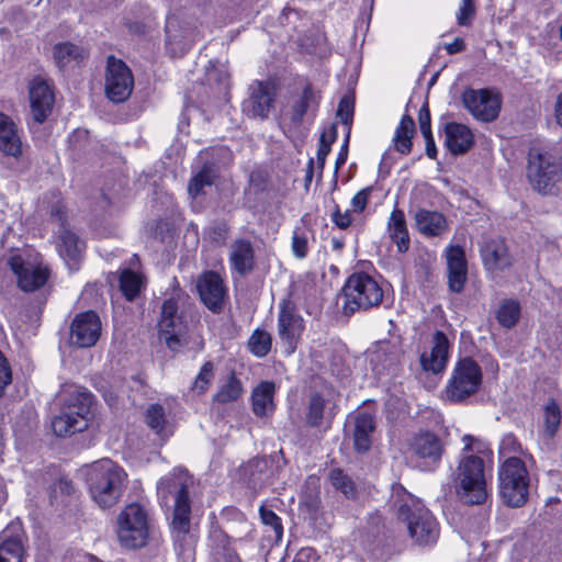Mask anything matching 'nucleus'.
I'll return each instance as SVG.
<instances>
[{"label": "nucleus", "mask_w": 562, "mask_h": 562, "mask_svg": "<svg viewBox=\"0 0 562 562\" xmlns=\"http://www.w3.org/2000/svg\"><path fill=\"white\" fill-rule=\"evenodd\" d=\"M57 398L60 413L52 420L55 435L67 437L86 430L93 417V395L82 386L66 383Z\"/></svg>", "instance_id": "f257e3e1"}, {"label": "nucleus", "mask_w": 562, "mask_h": 562, "mask_svg": "<svg viewBox=\"0 0 562 562\" xmlns=\"http://www.w3.org/2000/svg\"><path fill=\"white\" fill-rule=\"evenodd\" d=\"M393 491L402 493L401 499L396 501L394 506L397 519L406 522L414 543L420 547L436 543L439 538V525L432 514L401 485H394Z\"/></svg>", "instance_id": "f03ea898"}, {"label": "nucleus", "mask_w": 562, "mask_h": 562, "mask_svg": "<svg viewBox=\"0 0 562 562\" xmlns=\"http://www.w3.org/2000/svg\"><path fill=\"white\" fill-rule=\"evenodd\" d=\"M126 477L125 471L110 459L97 461L86 470L90 495L101 508H110L121 499Z\"/></svg>", "instance_id": "7ed1b4c3"}, {"label": "nucleus", "mask_w": 562, "mask_h": 562, "mask_svg": "<svg viewBox=\"0 0 562 562\" xmlns=\"http://www.w3.org/2000/svg\"><path fill=\"white\" fill-rule=\"evenodd\" d=\"M191 484L192 477L188 471L176 469L169 476L161 479L157 486L158 495L164 501L175 494L171 527L175 532L182 536L189 533L191 527V499L189 496Z\"/></svg>", "instance_id": "20e7f679"}, {"label": "nucleus", "mask_w": 562, "mask_h": 562, "mask_svg": "<svg viewBox=\"0 0 562 562\" xmlns=\"http://www.w3.org/2000/svg\"><path fill=\"white\" fill-rule=\"evenodd\" d=\"M530 475L525 462L507 457L498 468V490L503 503L510 508L522 507L529 498Z\"/></svg>", "instance_id": "39448f33"}, {"label": "nucleus", "mask_w": 562, "mask_h": 562, "mask_svg": "<svg viewBox=\"0 0 562 562\" xmlns=\"http://www.w3.org/2000/svg\"><path fill=\"white\" fill-rule=\"evenodd\" d=\"M456 483L458 495L465 504H483L488 495L483 459L474 454L461 458L456 470Z\"/></svg>", "instance_id": "423d86ee"}, {"label": "nucleus", "mask_w": 562, "mask_h": 562, "mask_svg": "<svg viewBox=\"0 0 562 562\" xmlns=\"http://www.w3.org/2000/svg\"><path fill=\"white\" fill-rule=\"evenodd\" d=\"M345 303L342 313L351 316L357 311H367L379 306L383 300V290L379 283L367 273L351 274L342 288Z\"/></svg>", "instance_id": "0eeeda50"}, {"label": "nucleus", "mask_w": 562, "mask_h": 562, "mask_svg": "<svg viewBox=\"0 0 562 562\" xmlns=\"http://www.w3.org/2000/svg\"><path fill=\"white\" fill-rule=\"evenodd\" d=\"M527 177L538 192L549 194L562 179V165L557 157L547 153L531 150L529 153Z\"/></svg>", "instance_id": "6e6552de"}, {"label": "nucleus", "mask_w": 562, "mask_h": 562, "mask_svg": "<svg viewBox=\"0 0 562 562\" xmlns=\"http://www.w3.org/2000/svg\"><path fill=\"white\" fill-rule=\"evenodd\" d=\"M117 537L121 544L128 549H138L147 543L148 519L143 506L132 503L121 512L117 517Z\"/></svg>", "instance_id": "1a4fd4ad"}, {"label": "nucleus", "mask_w": 562, "mask_h": 562, "mask_svg": "<svg viewBox=\"0 0 562 562\" xmlns=\"http://www.w3.org/2000/svg\"><path fill=\"white\" fill-rule=\"evenodd\" d=\"M482 384L481 367L471 358L460 359L446 387L447 397L451 402H461L475 394Z\"/></svg>", "instance_id": "9d476101"}, {"label": "nucleus", "mask_w": 562, "mask_h": 562, "mask_svg": "<svg viewBox=\"0 0 562 562\" xmlns=\"http://www.w3.org/2000/svg\"><path fill=\"white\" fill-rule=\"evenodd\" d=\"M178 310V301L175 297L164 301L158 323L159 339L172 351H178L188 342L189 326Z\"/></svg>", "instance_id": "9b49d317"}, {"label": "nucleus", "mask_w": 562, "mask_h": 562, "mask_svg": "<svg viewBox=\"0 0 562 562\" xmlns=\"http://www.w3.org/2000/svg\"><path fill=\"white\" fill-rule=\"evenodd\" d=\"M280 83L276 78L255 80L248 88V98L243 103V111L251 116L267 119L274 108Z\"/></svg>", "instance_id": "f8f14e48"}, {"label": "nucleus", "mask_w": 562, "mask_h": 562, "mask_svg": "<svg viewBox=\"0 0 562 562\" xmlns=\"http://www.w3.org/2000/svg\"><path fill=\"white\" fill-rule=\"evenodd\" d=\"M104 91L108 99L114 103L127 100L133 91L134 78L131 69L113 55L106 59Z\"/></svg>", "instance_id": "ddd939ff"}, {"label": "nucleus", "mask_w": 562, "mask_h": 562, "mask_svg": "<svg viewBox=\"0 0 562 562\" xmlns=\"http://www.w3.org/2000/svg\"><path fill=\"white\" fill-rule=\"evenodd\" d=\"M409 447L418 459V467L424 471L435 470L439 465L445 452L441 439L431 431L416 434Z\"/></svg>", "instance_id": "4468645a"}, {"label": "nucleus", "mask_w": 562, "mask_h": 562, "mask_svg": "<svg viewBox=\"0 0 562 562\" xmlns=\"http://www.w3.org/2000/svg\"><path fill=\"white\" fill-rule=\"evenodd\" d=\"M462 102L469 112L483 122L494 121L501 110V98L487 89H468L462 94Z\"/></svg>", "instance_id": "2eb2a0df"}, {"label": "nucleus", "mask_w": 562, "mask_h": 562, "mask_svg": "<svg viewBox=\"0 0 562 562\" xmlns=\"http://www.w3.org/2000/svg\"><path fill=\"white\" fill-rule=\"evenodd\" d=\"M9 266L18 278L19 286L24 292H33L42 288L49 276L47 268L26 261L21 255L10 257Z\"/></svg>", "instance_id": "dca6fc26"}, {"label": "nucleus", "mask_w": 562, "mask_h": 562, "mask_svg": "<svg viewBox=\"0 0 562 562\" xmlns=\"http://www.w3.org/2000/svg\"><path fill=\"white\" fill-rule=\"evenodd\" d=\"M101 334V321L93 311L79 313L70 326V344L79 348H90Z\"/></svg>", "instance_id": "f3484780"}, {"label": "nucleus", "mask_w": 562, "mask_h": 562, "mask_svg": "<svg viewBox=\"0 0 562 562\" xmlns=\"http://www.w3.org/2000/svg\"><path fill=\"white\" fill-rule=\"evenodd\" d=\"M303 330V318L295 312L294 306L289 301H283L278 316V334L281 341L286 346L289 355L295 351Z\"/></svg>", "instance_id": "a211bd4d"}, {"label": "nucleus", "mask_w": 562, "mask_h": 562, "mask_svg": "<svg viewBox=\"0 0 562 562\" xmlns=\"http://www.w3.org/2000/svg\"><path fill=\"white\" fill-rule=\"evenodd\" d=\"M196 290L201 301L210 311L220 313L223 310L226 288L217 272H203L196 280Z\"/></svg>", "instance_id": "6ab92c4d"}, {"label": "nucleus", "mask_w": 562, "mask_h": 562, "mask_svg": "<svg viewBox=\"0 0 562 562\" xmlns=\"http://www.w3.org/2000/svg\"><path fill=\"white\" fill-rule=\"evenodd\" d=\"M29 97L33 120L42 124L52 113L54 92L45 79L35 77L30 82Z\"/></svg>", "instance_id": "aec40b11"}, {"label": "nucleus", "mask_w": 562, "mask_h": 562, "mask_svg": "<svg viewBox=\"0 0 562 562\" xmlns=\"http://www.w3.org/2000/svg\"><path fill=\"white\" fill-rule=\"evenodd\" d=\"M25 533L20 522H11L0 533V562H22Z\"/></svg>", "instance_id": "412c9836"}, {"label": "nucleus", "mask_w": 562, "mask_h": 562, "mask_svg": "<svg viewBox=\"0 0 562 562\" xmlns=\"http://www.w3.org/2000/svg\"><path fill=\"white\" fill-rule=\"evenodd\" d=\"M449 348L450 344L447 335L441 330H436L432 336L430 352L420 355L422 368L435 374L441 373L448 362Z\"/></svg>", "instance_id": "4be33fe9"}, {"label": "nucleus", "mask_w": 562, "mask_h": 562, "mask_svg": "<svg viewBox=\"0 0 562 562\" xmlns=\"http://www.w3.org/2000/svg\"><path fill=\"white\" fill-rule=\"evenodd\" d=\"M448 285L454 293H461L468 279V267L464 250L460 246L447 249Z\"/></svg>", "instance_id": "5701e85b"}, {"label": "nucleus", "mask_w": 562, "mask_h": 562, "mask_svg": "<svg viewBox=\"0 0 562 562\" xmlns=\"http://www.w3.org/2000/svg\"><path fill=\"white\" fill-rule=\"evenodd\" d=\"M375 428V417L372 414L360 412L355 416L352 437L357 452L364 453L370 450Z\"/></svg>", "instance_id": "b1692460"}, {"label": "nucleus", "mask_w": 562, "mask_h": 562, "mask_svg": "<svg viewBox=\"0 0 562 562\" xmlns=\"http://www.w3.org/2000/svg\"><path fill=\"white\" fill-rule=\"evenodd\" d=\"M446 146L453 155L465 154L474 144L470 128L460 123H448L445 127Z\"/></svg>", "instance_id": "393cba45"}, {"label": "nucleus", "mask_w": 562, "mask_h": 562, "mask_svg": "<svg viewBox=\"0 0 562 562\" xmlns=\"http://www.w3.org/2000/svg\"><path fill=\"white\" fill-rule=\"evenodd\" d=\"M229 260L233 268L245 276L255 268V250L252 244L244 238L236 239L231 245Z\"/></svg>", "instance_id": "a878e982"}, {"label": "nucleus", "mask_w": 562, "mask_h": 562, "mask_svg": "<svg viewBox=\"0 0 562 562\" xmlns=\"http://www.w3.org/2000/svg\"><path fill=\"white\" fill-rule=\"evenodd\" d=\"M481 254L488 270H504L512 266V257L502 239L488 240L482 248Z\"/></svg>", "instance_id": "bb28decb"}, {"label": "nucleus", "mask_w": 562, "mask_h": 562, "mask_svg": "<svg viewBox=\"0 0 562 562\" xmlns=\"http://www.w3.org/2000/svg\"><path fill=\"white\" fill-rule=\"evenodd\" d=\"M276 384L271 381L260 382L251 393V407L257 417H265L274 411Z\"/></svg>", "instance_id": "cd10ccee"}, {"label": "nucleus", "mask_w": 562, "mask_h": 562, "mask_svg": "<svg viewBox=\"0 0 562 562\" xmlns=\"http://www.w3.org/2000/svg\"><path fill=\"white\" fill-rule=\"evenodd\" d=\"M414 220L417 229L425 236H439L447 229V220L440 212L418 209Z\"/></svg>", "instance_id": "c85d7f7f"}, {"label": "nucleus", "mask_w": 562, "mask_h": 562, "mask_svg": "<svg viewBox=\"0 0 562 562\" xmlns=\"http://www.w3.org/2000/svg\"><path fill=\"white\" fill-rule=\"evenodd\" d=\"M0 150L18 158L22 154V143L15 124L10 116L0 112Z\"/></svg>", "instance_id": "c756f323"}, {"label": "nucleus", "mask_w": 562, "mask_h": 562, "mask_svg": "<svg viewBox=\"0 0 562 562\" xmlns=\"http://www.w3.org/2000/svg\"><path fill=\"white\" fill-rule=\"evenodd\" d=\"M319 99V92L313 88L311 82H306L302 93L292 103L291 121L301 124L308 110L317 109Z\"/></svg>", "instance_id": "7c9ffc66"}, {"label": "nucleus", "mask_w": 562, "mask_h": 562, "mask_svg": "<svg viewBox=\"0 0 562 562\" xmlns=\"http://www.w3.org/2000/svg\"><path fill=\"white\" fill-rule=\"evenodd\" d=\"M240 476L248 487L261 488L268 480V461L265 458H254L240 468Z\"/></svg>", "instance_id": "2f4dec72"}, {"label": "nucleus", "mask_w": 562, "mask_h": 562, "mask_svg": "<svg viewBox=\"0 0 562 562\" xmlns=\"http://www.w3.org/2000/svg\"><path fill=\"white\" fill-rule=\"evenodd\" d=\"M391 239L396 245L398 252H406L409 248V235L406 226L405 214L400 209H394L387 223Z\"/></svg>", "instance_id": "473e14b6"}, {"label": "nucleus", "mask_w": 562, "mask_h": 562, "mask_svg": "<svg viewBox=\"0 0 562 562\" xmlns=\"http://www.w3.org/2000/svg\"><path fill=\"white\" fill-rule=\"evenodd\" d=\"M59 238L60 256L67 261L70 268L76 269L85 244L79 240L76 234L65 228L61 231Z\"/></svg>", "instance_id": "72a5a7b5"}, {"label": "nucleus", "mask_w": 562, "mask_h": 562, "mask_svg": "<svg viewBox=\"0 0 562 562\" xmlns=\"http://www.w3.org/2000/svg\"><path fill=\"white\" fill-rule=\"evenodd\" d=\"M414 134L415 122L411 115L404 114L393 139L395 149L403 155L409 154L413 146L412 138Z\"/></svg>", "instance_id": "f704fd0d"}, {"label": "nucleus", "mask_w": 562, "mask_h": 562, "mask_svg": "<svg viewBox=\"0 0 562 562\" xmlns=\"http://www.w3.org/2000/svg\"><path fill=\"white\" fill-rule=\"evenodd\" d=\"M87 55L86 49L70 42L58 43L54 46V59L59 68L67 66L71 61L80 63Z\"/></svg>", "instance_id": "c9c22d12"}, {"label": "nucleus", "mask_w": 562, "mask_h": 562, "mask_svg": "<svg viewBox=\"0 0 562 562\" xmlns=\"http://www.w3.org/2000/svg\"><path fill=\"white\" fill-rule=\"evenodd\" d=\"M144 286V276L131 269H124L120 276V290L127 301H134Z\"/></svg>", "instance_id": "e433bc0d"}, {"label": "nucleus", "mask_w": 562, "mask_h": 562, "mask_svg": "<svg viewBox=\"0 0 562 562\" xmlns=\"http://www.w3.org/2000/svg\"><path fill=\"white\" fill-rule=\"evenodd\" d=\"M244 392L241 381L234 372L227 376L226 382L220 386L218 391L213 395V401L222 404L238 400Z\"/></svg>", "instance_id": "4c0bfd02"}, {"label": "nucleus", "mask_w": 562, "mask_h": 562, "mask_svg": "<svg viewBox=\"0 0 562 562\" xmlns=\"http://www.w3.org/2000/svg\"><path fill=\"white\" fill-rule=\"evenodd\" d=\"M326 400L317 392L311 394L306 407L305 419L310 427L318 428L325 418Z\"/></svg>", "instance_id": "58836bf2"}, {"label": "nucleus", "mask_w": 562, "mask_h": 562, "mask_svg": "<svg viewBox=\"0 0 562 562\" xmlns=\"http://www.w3.org/2000/svg\"><path fill=\"white\" fill-rule=\"evenodd\" d=\"M215 177L216 175L214 169L209 165H204L203 168L191 178L188 186L189 194L192 198H196L204 193V188L211 187L214 183Z\"/></svg>", "instance_id": "ea45409f"}, {"label": "nucleus", "mask_w": 562, "mask_h": 562, "mask_svg": "<svg viewBox=\"0 0 562 562\" xmlns=\"http://www.w3.org/2000/svg\"><path fill=\"white\" fill-rule=\"evenodd\" d=\"M520 317V305L515 300H504L496 313L498 323L506 328L514 327Z\"/></svg>", "instance_id": "a19ab883"}, {"label": "nucleus", "mask_w": 562, "mask_h": 562, "mask_svg": "<svg viewBox=\"0 0 562 562\" xmlns=\"http://www.w3.org/2000/svg\"><path fill=\"white\" fill-rule=\"evenodd\" d=\"M543 419L546 435L549 438H553L561 423V409L553 398L549 400L544 406Z\"/></svg>", "instance_id": "79ce46f5"}, {"label": "nucleus", "mask_w": 562, "mask_h": 562, "mask_svg": "<svg viewBox=\"0 0 562 562\" xmlns=\"http://www.w3.org/2000/svg\"><path fill=\"white\" fill-rule=\"evenodd\" d=\"M271 344V335L263 329L257 328L248 340V348L252 355L262 358L269 353Z\"/></svg>", "instance_id": "37998d69"}, {"label": "nucleus", "mask_w": 562, "mask_h": 562, "mask_svg": "<svg viewBox=\"0 0 562 562\" xmlns=\"http://www.w3.org/2000/svg\"><path fill=\"white\" fill-rule=\"evenodd\" d=\"M331 485L344 493L347 497L352 498L356 495V486L352 480L340 469H333L329 473Z\"/></svg>", "instance_id": "c03bdc74"}, {"label": "nucleus", "mask_w": 562, "mask_h": 562, "mask_svg": "<svg viewBox=\"0 0 562 562\" xmlns=\"http://www.w3.org/2000/svg\"><path fill=\"white\" fill-rule=\"evenodd\" d=\"M146 423L157 434H160L166 424L164 407L159 404H151L146 413Z\"/></svg>", "instance_id": "a18cd8bd"}, {"label": "nucleus", "mask_w": 562, "mask_h": 562, "mask_svg": "<svg viewBox=\"0 0 562 562\" xmlns=\"http://www.w3.org/2000/svg\"><path fill=\"white\" fill-rule=\"evenodd\" d=\"M213 368L214 367L211 361H207L202 366L199 374L196 375L192 384V391L202 394L207 390L214 378Z\"/></svg>", "instance_id": "49530a36"}, {"label": "nucleus", "mask_w": 562, "mask_h": 562, "mask_svg": "<svg viewBox=\"0 0 562 562\" xmlns=\"http://www.w3.org/2000/svg\"><path fill=\"white\" fill-rule=\"evenodd\" d=\"M385 357V366L392 367L396 364L398 360V350L396 347H391L389 342H380L376 350L373 352L372 361H382V358Z\"/></svg>", "instance_id": "de8ad7c7"}, {"label": "nucleus", "mask_w": 562, "mask_h": 562, "mask_svg": "<svg viewBox=\"0 0 562 562\" xmlns=\"http://www.w3.org/2000/svg\"><path fill=\"white\" fill-rule=\"evenodd\" d=\"M316 482L317 480L314 477L308 479V481L306 482V486L310 490V492L303 496V504L306 506L310 513H316L318 510L321 503Z\"/></svg>", "instance_id": "09e8293b"}, {"label": "nucleus", "mask_w": 562, "mask_h": 562, "mask_svg": "<svg viewBox=\"0 0 562 562\" xmlns=\"http://www.w3.org/2000/svg\"><path fill=\"white\" fill-rule=\"evenodd\" d=\"M261 521L270 526L278 539L282 537L283 533V527L281 524V519L276 515V513L265 506H261L259 509Z\"/></svg>", "instance_id": "8fccbe9b"}, {"label": "nucleus", "mask_w": 562, "mask_h": 562, "mask_svg": "<svg viewBox=\"0 0 562 562\" xmlns=\"http://www.w3.org/2000/svg\"><path fill=\"white\" fill-rule=\"evenodd\" d=\"M355 110V101L350 95H344L338 104L337 116L345 125H350L352 122Z\"/></svg>", "instance_id": "3c124183"}, {"label": "nucleus", "mask_w": 562, "mask_h": 562, "mask_svg": "<svg viewBox=\"0 0 562 562\" xmlns=\"http://www.w3.org/2000/svg\"><path fill=\"white\" fill-rule=\"evenodd\" d=\"M292 250L297 258H305L308 251L307 237L294 231L292 236Z\"/></svg>", "instance_id": "603ef678"}, {"label": "nucleus", "mask_w": 562, "mask_h": 562, "mask_svg": "<svg viewBox=\"0 0 562 562\" xmlns=\"http://www.w3.org/2000/svg\"><path fill=\"white\" fill-rule=\"evenodd\" d=\"M372 191L373 187H367L356 193V195L351 200V206L353 212L361 213L364 211Z\"/></svg>", "instance_id": "864d4df0"}, {"label": "nucleus", "mask_w": 562, "mask_h": 562, "mask_svg": "<svg viewBox=\"0 0 562 562\" xmlns=\"http://www.w3.org/2000/svg\"><path fill=\"white\" fill-rule=\"evenodd\" d=\"M475 8L473 0H462V5L458 13V23L460 25H468L474 16Z\"/></svg>", "instance_id": "5fc2aeb1"}, {"label": "nucleus", "mask_w": 562, "mask_h": 562, "mask_svg": "<svg viewBox=\"0 0 562 562\" xmlns=\"http://www.w3.org/2000/svg\"><path fill=\"white\" fill-rule=\"evenodd\" d=\"M418 123L422 134L431 133V120L428 102H425L424 105L419 109Z\"/></svg>", "instance_id": "6e6d98bb"}, {"label": "nucleus", "mask_w": 562, "mask_h": 562, "mask_svg": "<svg viewBox=\"0 0 562 562\" xmlns=\"http://www.w3.org/2000/svg\"><path fill=\"white\" fill-rule=\"evenodd\" d=\"M518 450H520V443L517 438L512 434L504 436L499 446V452L505 456L512 452H517Z\"/></svg>", "instance_id": "4d7b16f0"}, {"label": "nucleus", "mask_w": 562, "mask_h": 562, "mask_svg": "<svg viewBox=\"0 0 562 562\" xmlns=\"http://www.w3.org/2000/svg\"><path fill=\"white\" fill-rule=\"evenodd\" d=\"M331 220L335 223L337 227L340 229H346L351 225L352 217L349 211H346L345 213H341L338 205H336Z\"/></svg>", "instance_id": "13d9d810"}, {"label": "nucleus", "mask_w": 562, "mask_h": 562, "mask_svg": "<svg viewBox=\"0 0 562 562\" xmlns=\"http://www.w3.org/2000/svg\"><path fill=\"white\" fill-rule=\"evenodd\" d=\"M330 153V146L327 144V134H322L319 137V145L317 150V165L322 171L325 166L326 157Z\"/></svg>", "instance_id": "bf43d9fd"}, {"label": "nucleus", "mask_w": 562, "mask_h": 562, "mask_svg": "<svg viewBox=\"0 0 562 562\" xmlns=\"http://www.w3.org/2000/svg\"><path fill=\"white\" fill-rule=\"evenodd\" d=\"M349 136L350 133L348 132L345 138V142L340 148V151L337 156L336 164H335V172L337 173L338 170L341 168L342 165H345L347 157H348V144H349Z\"/></svg>", "instance_id": "052dcab7"}, {"label": "nucleus", "mask_w": 562, "mask_h": 562, "mask_svg": "<svg viewBox=\"0 0 562 562\" xmlns=\"http://www.w3.org/2000/svg\"><path fill=\"white\" fill-rule=\"evenodd\" d=\"M425 140H426V155L430 159H435L437 156V147L435 144V139L432 137V133L429 134H423Z\"/></svg>", "instance_id": "680f3d73"}, {"label": "nucleus", "mask_w": 562, "mask_h": 562, "mask_svg": "<svg viewBox=\"0 0 562 562\" xmlns=\"http://www.w3.org/2000/svg\"><path fill=\"white\" fill-rule=\"evenodd\" d=\"M314 555V549L303 548L295 554L292 562H310Z\"/></svg>", "instance_id": "e2e57ef3"}, {"label": "nucleus", "mask_w": 562, "mask_h": 562, "mask_svg": "<svg viewBox=\"0 0 562 562\" xmlns=\"http://www.w3.org/2000/svg\"><path fill=\"white\" fill-rule=\"evenodd\" d=\"M212 234L214 240H225L228 234V226L225 223H222L213 228Z\"/></svg>", "instance_id": "0e129e2a"}, {"label": "nucleus", "mask_w": 562, "mask_h": 562, "mask_svg": "<svg viewBox=\"0 0 562 562\" xmlns=\"http://www.w3.org/2000/svg\"><path fill=\"white\" fill-rule=\"evenodd\" d=\"M465 48L464 41L462 38H456L452 43L446 45L448 54H457Z\"/></svg>", "instance_id": "69168bd1"}, {"label": "nucleus", "mask_w": 562, "mask_h": 562, "mask_svg": "<svg viewBox=\"0 0 562 562\" xmlns=\"http://www.w3.org/2000/svg\"><path fill=\"white\" fill-rule=\"evenodd\" d=\"M554 117L555 122L562 127V92L558 94L554 104Z\"/></svg>", "instance_id": "338daca9"}, {"label": "nucleus", "mask_w": 562, "mask_h": 562, "mask_svg": "<svg viewBox=\"0 0 562 562\" xmlns=\"http://www.w3.org/2000/svg\"><path fill=\"white\" fill-rule=\"evenodd\" d=\"M224 562H239L237 553L233 550H224Z\"/></svg>", "instance_id": "774afa93"}]
</instances>
